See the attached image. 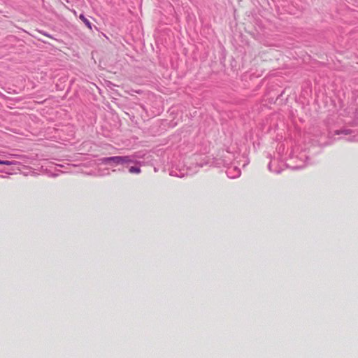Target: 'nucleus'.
Segmentation results:
<instances>
[{
  "label": "nucleus",
  "mask_w": 358,
  "mask_h": 358,
  "mask_svg": "<svg viewBox=\"0 0 358 358\" xmlns=\"http://www.w3.org/2000/svg\"><path fill=\"white\" fill-rule=\"evenodd\" d=\"M234 155L233 153L229 151H222L220 158H216L215 161L211 162V165L216 166H227L229 165L234 159Z\"/></svg>",
  "instance_id": "2"
},
{
  "label": "nucleus",
  "mask_w": 358,
  "mask_h": 358,
  "mask_svg": "<svg viewBox=\"0 0 358 358\" xmlns=\"http://www.w3.org/2000/svg\"><path fill=\"white\" fill-rule=\"evenodd\" d=\"M79 18L83 22V23L90 29H92V23L90 21L83 15L80 14Z\"/></svg>",
  "instance_id": "6"
},
{
  "label": "nucleus",
  "mask_w": 358,
  "mask_h": 358,
  "mask_svg": "<svg viewBox=\"0 0 358 358\" xmlns=\"http://www.w3.org/2000/svg\"><path fill=\"white\" fill-rule=\"evenodd\" d=\"M300 158L301 159L305 158L306 161H308L309 159L308 157L306 154H304V153H301Z\"/></svg>",
  "instance_id": "9"
},
{
  "label": "nucleus",
  "mask_w": 358,
  "mask_h": 358,
  "mask_svg": "<svg viewBox=\"0 0 358 358\" xmlns=\"http://www.w3.org/2000/svg\"><path fill=\"white\" fill-rule=\"evenodd\" d=\"M241 169L236 166H228L226 174L229 178H236L241 176Z\"/></svg>",
  "instance_id": "3"
},
{
  "label": "nucleus",
  "mask_w": 358,
  "mask_h": 358,
  "mask_svg": "<svg viewBox=\"0 0 358 358\" xmlns=\"http://www.w3.org/2000/svg\"><path fill=\"white\" fill-rule=\"evenodd\" d=\"M355 136H353L352 137H349L348 138H347V141H355Z\"/></svg>",
  "instance_id": "10"
},
{
  "label": "nucleus",
  "mask_w": 358,
  "mask_h": 358,
  "mask_svg": "<svg viewBox=\"0 0 358 358\" xmlns=\"http://www.w3.org/2000/svg\"><path fill=\"white\" fill-rule=\"evenodd\" d=\"M15 164V163L12 161H8V160H3V164L2 165H12Z\"/></svg>",
  "instance_id": "8"
},
{
  "label": "nucleus",
  "mask_w": 358,
  "mask_h": 358,
  "mask_svg": "<svg viewBox=\"0 0 358 358\" xmlns=\"http://www.w3.org/2000/svg\"><path fill=\"white\" fill-rule=\"evenodd\" d=\"M268 169L271 172L275 173H280L282 171V170L278 167V164H275V162H273L271 160L268 164Z\"/></svg>",
  "instance_id": "5"
},
{
  "label": "nucleus",
  "mask_w": 358,
  "mask_h": 358,
  "mask_svg": "<svg viewBox=\"0 0 358 358\" xmlns=\"http://www.w3.org/2000/svg\"><path fill=\"white\" fill-rule=\"evenodd\" d=\"M356 116H358V110H356Z\"/></svg>",
  "instance_id": "14"
},
{
  "label": "nucleus",
  "mask_w": 358,
  "mask_h": 358,
  "mask_svg": "<svg viewBox=\"0 0 358 358\" xmlns=\"http://www.w3.org/2000/svg\"><path fill=\"white\" fill-rule=\"evenodd\" d=\"M43 34H44L45 36H48V37H50V35L48 34H45V33H43V32H41Z\"/></svg>",
  "instance_id": "13"
},
{
  "label": "nucleus",
  "mask_w": 358,
  "mask_h": 358,
  "mask_svg": "<svg viewBox=\"0 0 358 358\" xmlns=\"http://www.w3.org/2000/svg\"><path fill=\"white\" fill-rule=\"evenodd\" d=\"M303 166V165H299V166H294L293 169H300V168H302Z\"/></svg>",
  "instance_id": "11"
},
{
  "label": "nucleus",
  "mask_w": 358,
  "mask_h": 358,
  "mask_svg": "<svg viewBox=\"0 0 358 358\" xmlns=\"http://www.w3.org/2000/svg\"><path fill=\"white\" fill-rule=\"evenodd\" d=\"M248 162H248V159H246V161H245V163L243 164V167H244V166H245V165H246L247 164H248Z\"/></svg>",
  "instance_id": "12"
},
{
  "label": "nucleus",
  "mask_w": 358,
  "mask_h": 358,
  "mask_svg": "<svg viewBox=\"0 0 358 358\" xmlns=\"http://www.w3.org/2000/svg\"><path fill=\"white\" fill-rule=\"evenodd\" d=\"M355 131L348 128H342L334 131V135H351L355 134Z\"/></svg>",
  "instance_id": "4"
},
{
  "label": "nucleus",
  "mask_w": 358,
  "mask_h": 358,
  "mask_svg": "<svg viewBox=\"0 0 358 358\" xmlns=\"http://www.w3.org/2000/svg\"><path fill=\"white\" fill-rule=\"evenodd\" d=\"M0 164H3V160L0 159Z\"/></svg>",
  "instance_id": "15"
},
{
  "label": "nucleus",
  "mask_w": 358,
  "mask_h": 358,
  "mask_svg": "<svg viewBox=\"0 0 358 358\" xmlns=\"http://www.w3.org/2000/svg\"><path fill=\"white\" fill-rule=\"evenodd\" d=\"M100 164L109 166L113 168V172L124 173L126 169L132 174H139L141 172L139 166H133L136 162L131 156H112L99 159Z\"/></svg>",
  "instance_id": "1"
},
{
  "label": "nucleus",
  "mask_w": 358,
  "mask_h": 358,
  "mask_svg": "<svg viewBox=\"0 0 358 358\" xmlns=\"http://www.w3.org/2000/svg\"><path fill=\"white\" fill-rule=\"evenodd\" d=\"M210 162L208 161H205L204 162H201L199 164H196V168L203 167L204 165L208 164Z\"/></svg>",
  "instance_id": "7"
}]
</instances>
